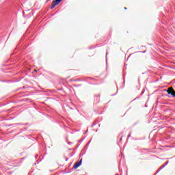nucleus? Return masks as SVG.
<instances>
[{"mask_svg": "<svg viewBox=\"0 0 175 175\" xmlns=\"http://www.w3.org/2000/svg\"><path fill=\"white\" fill-rule=\"evenodd\" d=\"M167 92L168 95H172L173 98L175 97V91H174V89H173V88H168V90H167Z\"/></svg>", "mask_w": 175, "mask_h": 175, "instance_id": "f257e3e1", "label": "nucleus"}, {"mask_svg": "<svg viewBox=\"0 0 175 175\" xmlns=\"http://www.w3.org/2000/svg\"><path fill=\"white\" fill-rule=\"evenodd\" d=\"M83 163V159H81L79 162H76L75 164L73 166V169H77L79 167V166H81V164Z\"/></svg>", "mask_w": 175, "mask_h": 175, "instance_id": "f03ea898", "label": "nucleus"}, {"mask_svg": "<svg viewBox=\"0 0 175 175\" xmlns=\"http://www.w3.org/2000/svg\"><path fill=\"white\" fill-rule=\"evenodd\" d=\"M57 5H59V3L58 2L57 0H53L52 1V5L51 6V9H54Z\"/></svg>", "mask_w": 175, "mask_h": 175, "instance_id": "7ed1b4c3", "label": "nucleus"}, {"mask_svg": "<svg viewBox=\"0 0 175 175\" xmlns=\"http://www.w3.org/2000/svg\"><path fill=\"white\" fill-rule=\"evenodd\" d=\"M169 163V161H167L164 165H163L161 167H160L159 168V170H157V173L155 174H158V173L160 172V171L162 170V169H163V167H165L166 165Z\"/></svg>", "mask_w": 175, "mask_h": 175, "instance_id": "20e7f679", "label": "nucleus"}, {"mask_svg": "<svg viewBox=\"0 0 175 175\" xmlns=\"http://www.w3.org/2000/svg\"><path fill=\"white\" fill-rule=\"evenodd\" d=\"M74 87H80V85H74Z\"/></svg>", "mask_w": 175, "mask_h": 175, "instance_id": "39448f33", "label": "nucleus"}, {"mask_svg": "<svg viewBox=\"0 0 175 175\" xmlns=\"http://www.w3.org/2000/svg\"><path fill=\"white\" fill-rule=\"evenodd\" d=\"M90 143H91V140H90V141L88 142V145L90 144Z\"/></svg>", "mask_w": 175, "mask_h": 175, "instance_id": "423d86ee", "label": "nucleus"}, {"mask_svg": "<svg viewBox=\"0 0 175 175\" xmlns=\"http://www.w3.org/2000/svg\"><path fill=\"white\" fill-rule=\"evenodd\" d=\"M95 125H96V124L94 123V124L92 125V126H95Z\"/></svg>", "mask_w": 175, "mask_h": 175, "instance_id": "0eeeda50", "label": "nucleus"}, {"mask_svg": "<svg viewBox=\"0 0 175 175\" xmlns=\"http://www.w3.org/2000/svg\"><path fill=\"white\" fill-rule=\"evenodd\" d=\"M38 157H39V155L36 154V159H37Z\"/></svg>", "mask_w": 175, "mask_h": 175, "instance_id": "6e6552de", "label": "nucleus"}, {"mask_svg": "<svg viewBox=\"0 0 175 175\" xmlns=\"http://www.w3.org/2000/svg\"><path fill=\"white\" fill-rule=\"evenodd\" d=\"M59 3H60L62 0H57Z\"/></svg>", "mask_w": 175, "mask_h": 175, "instance_id": "1a4fd4ad", "label": "nucleus"}, {"mask_svg": "<svg viewBox=\"0 0 175 175\" xmlns=\"http://www.w3.org/2000/svg\"><path fill=\"white\" fill-rule=\"evenodd\" d=\"M107 54H108V53H107V51L106 57H107Z\"/></svg>", "mask_w": 175, "mask_h": 175, "instance_id": "9d476101", "label": "nucleus"}, {"mask_svg": "<svg viewBox=\"0 0 175 175\" xmlns=\"http://www.w3.org/2000/svg\"><path fill=\"white\" fill-rule=\"evenodd\" d=\"M87 132H88V131H86L85 132V133H87Z\"/></svg>", "mask_w": 175, "mask_h": 175, "instance_id": "9b49d317", "label": "nucleus"}, {"mask_svg": "<svg viewBox=\"0 0 175 175\" xmlns=\"http://www.w3.org/2000/svg\"><path fill=\"white\" fill-rule=\"evenodd\" d=\"M124 10H126V8H124Z\"/></svg>", "mask_w": 175, "mask_h": 175, "instance_id": "f8f14e48", "label": "nucleus"}, {"mask_svg": "<svg viewBox=\"0 0 175 175\" xmlns=\"http://www.w3.org/2000/svg\"><path fill=\"white\" fill-rule=\"evenodd\" d=\"M142 53H146V51H144Z\"/></svg>", "mask_w": 175, "mask_h": 175, "instance_id": "ddd939ff", "label": "nucleus"}, {"mask_svg": "<svg viewBox=\"0 0 175 175\" xmlns=\"http://www.w3.org/2000/svg\"><path fill=\"white\" fill-rule=\"evenodd\" d=\"M49 1H50V0H47L46 2H49Z\"/></svg>", "mask_w": 175, "mask_h": 175, "instance_id": "4468645a", "label": "nucleus"}, {"mask_svg": "<svg viewBox=\"0 0 175 175\" xmlns=\"http://www.w3.org/2000/svg\"><path fill=\"white\" fill-rule=\"evenodd\" d=\"M68 159H66V161H67Z\"/></svg>", "mask_w": 175, "mask_h": 175, "instance_id": "2eb2a0df", "label": "nucleus"}, {"mask_svg": "<svg viewBox=\"0 0 175 175\" xmlns=\"http://www.w3.org/2000/svg\"><path fill=\"white\" fill-rule=\"evenodd\" d=\"M115 94H113L112 96H114Z\"/></svg>", "mask_w": 175, "mask_h": 175, "instance_id": "dca6fc26", "label": "nucleus"}]
</instances>
